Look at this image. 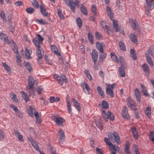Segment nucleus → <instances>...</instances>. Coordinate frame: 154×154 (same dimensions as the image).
Instances as JSON below:
<instances>
[{"label":"nucleus","mask_w":154,"mask_h":154,"mask_svg":"<svg viewBox=\"0 0 154 154\" xmlns=\"http://www.w3.org/2000/svg\"><path fill=\"white\" fill-rule=\"evenodd\" d=\"M119 46L121 50L126 51V48L124 43L122 42H120L119 43Z\"/></svg>","instance_id":"nucleus-46"},{"label":"nucleus","mask_w":154,"mask_h":154,"mask_svg":"<svg viewBox=\"0 0 154 154\" xmlns=\"http://www.w3.org/2000/svg\"><path fill=\"white\" fill-rule=\"evenodd\" d=\"M40 11L43 15L46 17L48 15V12L46 11V9L44 8L43 6L40 5Z\"/></svg>","instance_id":"nucleus-21"},{"label":"nucleus","mask_w":154,"mask_h":154,"mask_svg":"<svg viewBox=\"0 0 154 154\" xmlns=\"http://www.w3.org/2000/svg\"><path fill=\"white\" fill-rule=\"evenodd\" d=\"M142 67L146 75L147 76H148L149 75V68L148 65L145 63H144L142 65Z\"/></svg>","instance_id":"nucleus-18"},{"label":"nucleus","mask_w":154,"mask_h":154,"mask_svg":"<svg viewBox=\"0 0 154 154\" xmlns=\"http://www.w3.org/2000/svg\"><path fill=\"white\" fill-rule=\"evenodd\" d=\"M20 93L21 94L22 96L23 97L24 100L26 102H27L28 101H29L28 95H27L26 93L24 92L23 91H22Z\"/></svg>","instance_id":"nucleus-30"},{"label":"nucleus","mask_w":154,"mask_h":154,"mask_svg":"<svg viewBox=\"0 0 154 154\" xmlns=\"http://www.w3.org/2000/svg\"><path fill=\"white\" fill-rule=\"evenodd\" d=\"M16 115L19 118H22L23 117V116L22 114L20 112V111L18 109L16 112H15Z\"/></svg>","instance_id":"nucleus-64"},{"label":"nucleus","mask_w":154,"mask_h":154,"mask_svg":"<svg viewBox=\"0 0 154 154\" xmlns=\"http://www.w3.org/2000/svg\"><path fill=\"white\" fill-rule=\"evenodd\" d=\"M28 84L29 86L27 88V90H30V89L33 88L34 85V79L33 78L29 76L28 79Z\"/></svg>","instance_id":"nucleus-9"},{"label":"nucleus","mask_w":154,"mask_h":154,"mask_svg":"<svg viewBox=\"0 0 154 154\" xmlns=\"http://www.w3.org/2000/svg\"><path fill=\"white\" fill-rule=\"evenodd\" d=\"M95 122L96 126L100 130H102L103 129V126L100 119H95Z\"/></svg>","instance_id":"nucleus-19"},{"label":"nucleus","mask_w":154,"mask_h":154,"mask_svg":"<svg viewBox=\"0 0 154 154\" xmlns=\"http://www.w3.org/2000/svg\"><path fill=\"white\" fill-rule=\"evenodd\" d=\"M80 1L79 0H72V5H74V6H77L79 8L80 6Z\"/></svg>","instance_id":"nucleus-43"},{"label":"nucleus","mask_w":154,"mask_h":154,"mask_svg":"<svg viewBox=\"0 0 154 154\" xmlns=\"http://www.w3.org/2000/svg\"><path fill=\"white\" fill-rule=\"evenodd\" d=\"M101 54L99 55V61L100 62H102L103 61V60L106 58V53L103 52L100 53Z\"/></svg>","instance_id":"nucleus-27"},{"label":"nucleus","mask_w":154,"mask_h":154,"mask_svg":"<svg viewBox=\"0 0 154 154\" xmlns=\"http://www.w3.org/2000/svg\"><path fill=\"white\" fill-rule=\"evenodd\" d=\"M133 150L135 154H140L139 150L138 149L137 146L136 145L134 144L133 146Z\"/></svg>","instance_id":"nucleus-50"},{"label":"nucleus","mask_w":154,"mask_h":154,"mask_svg":"<svg viewBox=\"0 0 154 154\" xmlns=\"http://www.w3.org/2000/svg\"><path fill=\"white\" fill-rule=\"evenodd\" d=\"M34 114L36 120V122L39 124L40 123L41 118L40 117V115L38 112L37 111H35L34 112Z\"/></svg>","instance_id":"nucleus-35"},{"label":"nucleus","mask_w":154,"mask_h":154,"mask_svg":"<svg viewBox=\"0 0 154 154\" xmlns=\"http://www.w3.org/2000/svg\"><path fill=\"white\" fill-rule=\"evenodd\" d=\"M32 52V50L28 48H26V51L25 52V57L27 59H29L31 58L30 55Z\"/></svg>","instance_id":"nucleus-22"},{"label":"nucleus","mask_w":154,"mask_h":154,"mask_svg":"<svg viewBox=\"0 0 154 154\" xmlns=\"http://www.w3.org/2000/svg\"><path fill=\"white\" fill-rule=\"evenodd\" d=\"M134 94L137 100L140 102L141 100V96L140 91L138 88H136L135 90Z\"/></svg>","instance_id":"nucleus-14"},{"label":"nucleus","mask_w":154,"mask_h":154,"mask_svg":"<svg viewBox=\"0 0 154 154\" xmlns=\"http://www.w3.org/2000/svg\"><path fill=\"white\" fill-rule=\"evenodd\" d=\"M54 76L55 79L56 78L59 83L61 85H62L64 82L66 83L67 82V79L65 75H63L62 76H58L57 75L55 74Z\"/></svg>","instance_id":"nucleus-7"},{"label":"nucleus","mask_w":154,"mask_h":154,"mask_svg":"<svg viewBox=\"0 0 154 154\" xmlns=\"http://www.w3.org/2000/svg\"><path fill=\"white\" fill-rule=\"evenodd\" d=\"M119 61L122 66H126V63L122 57L120 56L119 57Z\"/></svg>","instance_id":"nucleus-56"},{"label":"nucleus","mask_w":154,"mask_h":154,"mask_svg":"<svg viewBox=\"0 0 154 154\" xmlns=\"http://www.w3.org/2000/svg\"><path fill=\"white\" fill-rule=\"evenodd\" d=\"M0 39L4 41L5 43H6L8 40V36L3 33H1L0 34Z\"/></svg>","instance_id":"nucleus-28"},{"label":"nucleus","mask_w":154,"mask_h":154,"mask_svg":"<svg viewBox=\"0 0 154 154\" xmlns=\"http://www.w3.org/2000/svg\"><path fill=\"white\" fill-rule=\"evenodd\" d=\"M95 36L96 38L98 39H100L102 38V36L100 34V33L97 31L95 32Z\"/></svg>","instance_id":"nucleus-61"},{"label":"nucleus","mask_w":154,"mask_h":154,"mask_svg":"<svg viewBox=\"0 0 154 154\" xmlns=\"http://www.w3.org/2000/svg\"><path fill=\"white\" fill-rule=\"evenodd\" d=\"M66 4L70 7L72 11L73 12H75V7L72 5V1L71 0H64Z\"/></svg>","instance_id":"nucleus-12"},{"label":"nucleus","mask_w":154,"mask_h":154,"mask_svg":"<svg viewBox=\"0 0 154 154\" xmlns=\"http://www.w3.org/2000/svg\"><path fill=\"white\" fill-rule=\"evenodd\" d=\"M6 43L7 44L10 45L11 47L12 48L16 47L17 46L15 43L12 40H11L10 41L8 40V41Z\"/></svg>","instance_id":"nucleus-38"},{"label":"nucleus","mask_w":154,"mask_h":154,"mask_svg":"<svg viewBox=\"0 0 154 154\" xmlns=\"http://www.w3.org/2000/svg\"><path fill=\"white\" fill-rule=\"evenodd\" d=\"M1 17L3 19L4 22H6V18L5 16V13L4 11H2L0 14Z\"/></svg>","instance_id":"nucleus-54"},{"label":"nucleus","mask_w":154,"mask_h":154,"mask_svg":"<svg viewBox=\"0 0 154 154\" xmlns=\"http://www.w3.org/2000/svg\"><path fill=\"white\" fill-rule=\"evenodd\" d=\"M107 113H108L109 119L113 121L114 119L113 114L110 111H108Z\"/></svg>","instance_id":"nucleus-59"},{"label":"nucleus","mask_w":154,"mask_h":154,"mask_svg":"<svg viewBox=\"0 0 154 154\" xmlns=\"http://www.w3.org/2000/svg\"><path fill=\"white\" fill-rule=\"evenodd\" d=\"M130 39L132 42L135 43L137 42V39L136 38V36L134 34L131 33L130 35Z\"/></svg>","instance_id":"nucleus-40"},{"label":"nucleus","mask_w":154,"mask_h":154,"mask_svg":"<svg viewBox=\"0 0 154 154\" xmlns=\"http://www.w3.org/2000/svg\"><path fill=\"white\" fill-rule=\"evenodd\" d=\"M3 66L4 68L9 73H11V69L10 66L8 65L5 63H3Z\"/></svg>","instance_id":"nucleus-32"},{"label":"nucleus","mask_w":154,"mask_h":154,"mask_svg":"<svg viewBox=\"0 0 154 154\" xmlns=\"http://www.w3.org/2000/svg\"><path fill=\"white\" fill-rule=\"evenodd\" d=\"M83 88L84 91L87 94H89V91H90V88L88 85L86 83H85L83 86Z\"/></svg>","instance_id":"nucleus-31"},{"label":"nucleus","mask_w":154,"mask_h":154,"mask_svg":"<svg viewBox=\"0 0 154 154\" xmlns=\"http://www.w3.org/2000/svg\"><path fill=\"white\" fill-rule=\"evenodd\" d=\"M11 97L14 101L16 102L17 101L18 99L16 97V95L14 93H12L11 95Z\"/></svg>","instance_id":"nucleus-63"},{"label":"nucleus","mask_w":154,"mask_h":154,"mask_svg":"<svg viewBox=\"0 0 154 154\" xmlns=\"http://www.w3.org/2000/svg\"><path fill=\"white\" fill-rule=\"evenodd\" d=\"M109 139L113 143L116 142L118 144L120 143V137L117 132H114L112 134H108Z\"/></svg>","instance_id":"nucleus-3"},{"label":"nucleus","mask_w":154,"mask_h":154,"mask_svg":"<svg viewBox=\"0 0 154 154\" xmlns=\"http://www.w3.org/2000/svg\"><path fill=\"white\" fill-rule=\"evenodd\" d=\"M54 121L57 125L62 127L63 126V123L65 122V120L60 117L56 118Z\"/></svg>","instance_id":"nucleus-11"},{"label":"nucleus","mask_w":154,"mask_h":154,"mask_svg":"<svg viewBox=\"0 0 154 154\" xmlns=\"http://www.w3.org/2000/svg\"><path fill=\"white\" fill-rule=\"evenodd\" d=\"M98 92L99 94L103 97L104 98L105 95L103 91L102 88L100 86H98L97 88Z\"/></svg>","instance_id":"nucleus-36"},{"label":"nucleus","mask_w":154,"mask_h":154,"mask_svg":"<svg viewBox=\"0 0 154 154\" xmlns=\"http://www.w3.org/2000/svg\"><path fill=\"white\" fill-rule=\"evenodd\" d=\"M106 93L110 95V96L111 97H113L114 96L113 91L111 88H109L108 87H106Z\"/></svg>","instance_id":"nucleus-23"},{"label":"nucleus","mask_w":154,"mask_h":154,"mask_svg":"<svg viewBox=\"0 0 154 154\" xmlns=\"http://www.w3.org/2000/svg\"><path fill=\"white\" fill-rule=\"evenodd\" d=\"M76 22L78 27L80 28L82 26V19L79 17L76 19Z\"/></svg>","instance_id":"nucleus-51"},{"label":"nucleus","mask_w":154,"mask_h":154,"mask_svg":"<svg viewBox=\"0 0 154 154\" xmlns=\"http://www.w3.org/2000/svg\"><path fill=\"white\" fill-rule=\"evenodd\" d=\"M100 25L101 27L104 29L105 31L107 32L108 34H110L112 33V31L109 29L106 23L105 22L102 21L100 23Z\"/></svg>","instance_id":"nucleus-8"},{"label":"nucleus","mask_w":154,"mask_h":154,"mask_svg":"<svg viewBox=\"0 0 154 154\" xmlns=\"http://www.w3.org/2000/svg\"><path fill=\"white\" fill-rule=\"evenodd\" d=\"M35 21L41 25H45L46 24H47L48 23L46 22L45 20H44L42 19H41L40 20H36Z\"/></svg>","instance_id":"nucleus-48"},{"label":"nucleus","mask_w":154,"mask_h":154,"mask_svg":"<svg viewBox=\"0 0 154 154\" xmlns=\"http://www.w3.org/2000/svg\"><path fill=\"white\" fill-rule=\"evenodd\" d=\"M148 63L151 66H153V64L151 58L150 57H149L148 58L146 59Z\"/></svg>","instance_id":"nucleus-62"},{"label":"nucleus","mask_w":154,"mask_h":154,"mask_svg":"<svg viewBox=\"0 0 154 154\" xmlns=\"http://www.w3.org/2000/svg\"><path fill=\"white\" fill-rule=\"evenodd\" d=\"M108 146H110V150L112 152L116 151H119L120 148L116 146L113 145L112 143L108 144Z\"/></svg>","instance_id":"nucleus-13"},{"label":"nucleus","mask_w":154,"mask_h":154,"mask_svg":"<svg viewBox=\"0 0 154 154\" xmlns=\"http://www.w3.org/2000/svg\"><path fill=\"white\" fill-rule=\"evenodd\" d=\"M116 5L118 6L119 9L122 10V3L119 2V0H116Z\"/></svg>","instance_id":"nucleus-58"},{"label":"nucleus","mask_w":154,"mask_h":154,"mask_svg":"<svg viewBox=\"0 0 154 154\" xmlns=\"http://www.w3.org/2000/svg\"><path fill=\"white\" fill-rule=\"evenodd\" d=\"M140 86L141 87V91L143 93V95L146 97L148 96V94L147 92V90L146 89V87L142 84H141Z\"/></svg>","instance_id":"nucleus-20"},{"label":"nucleus","mask_w":154,"mask_h":154,"mask_svg":"<svg viewBox=\"0 0 154 154\" xmlns=\"http://www.w3.org/2000/svg\"><path fill=\"white\" fill-rule=\"evenodd\" d=\"M88 38L91 44H93L94 43V38L92 35L91 33H88Z\"/></svg>","instance_id":"nucleus-41"},{"label":"nucleus","mask_w":154,"mask_h":154,"mask_svg":"<svg viewBox=\"0 0 154 154\" xmlns=\"http://www.w3.org/2000/svg\"><path fill=\"white\" fill-rule=\"evenodd\" d=\"M66 106L69 113H70L72 112V108L71 106V104L69 101H68L67 102Z\"/></svg>","instance_id":"nucleus-53"},{"label":"nucleus","mask_w":154,"mask_h":154,"mask_svg":"<svg viewBox=\"0 0 154 154\" xmlns=\"http://www.w3.org/2000/svg\"><path fill=\"white\" fill-rule=\"evenodd\" d=\"M58 15L61 19L63 20L65 19V17L62 14V11L60 9L58 10Z\"/></svg>","instance_id":"nucleus-55"},{"label":"nucleus","mask_w":154,"mask_h":154,"mask_svg":"<svg viewBox=\"0 0 154 154\" xmlns=\"http://www.w3.org/2000/svg\"><path fill=\"white\" fill-rule=\"evenodd\" d=\"M80 9L81 11L83 14L85 15H87L88 14V11L87 9L82 4H81Z\"/></svg>","instance_id":"nucleus-25"},{"label":"nucleus","mask_w":154,"mask_h":154,"mask_svg":"<svg viewBox=\"0 0 154 154\" xmlns=\"http://www.w3.org/2000/svg\"><path fill=\"white\" fill-rule=\"evenodd\" d=\"M37 36H38V38H34L32 40L33 42L36 46H38V45H39V46H41V45L42 44V41H43L44 38L40 35V34H37Z\"/></svg>","instance_id":"nucleus-5"},{"label":"nucleus","mask_w":154,"mask_h":154,"mask_svg":"<svg viewBox=\"0 0 154 154\" xmlns=\"http://www.w3.org/2000/svg\"><path fill=\"white\" fill-rule=\"evenodd\" d=\"M27 91L29 93L30 96L32 97V98H33L35 95V88L33 87L31 89H30V90H27Z\"/></svg>","instance_id":"nucleus-34"},{"label":"nucleus","mask_w":154,"mask_h":154,"mask_svg":"<svg viewBox=\"0 0 154 154\" xmlns=\"http://www.w3.org/2000/svg\"><path fill=\"white\" fill-rule=\"evenodd\" d=\"M102 117L105 121L107 122L109 120L108 113H107L105 110L103 111L102 112Z\"/></svg>","instance_id":"nucleus-29"},{"label":"nucleus","mask_w":154,"mask_h":154,"mask_svg":"<svg viewBox=\"0 0 154 154\" xmlns=\"http://www.w3.org/2000/svg\"><path fill=\"white\" fill-rule=\"evenodd\" d=\"M151 109L150 107L149 106L147 107L146 109L145 113L147 116L148 118H150L151 117Z\"/></svg>","instance_id":"nucleus-42"},{"label":"nucleus","mask_w":154,"mask_h":154,"mask_svg":"<svg viewBox=\"0 0 154 154\" xmlns=\"http://www.w3.org/2000/svg\"><path fill=\"white\" fill-rule=\"evenodd\" d=\"M41 46H39V45L36 46V55L38 57V60H39L42 59L44 54V50Z\"/></svg>","instance_id":"nucleus-4"},{"label":"nucleus","mask_w":154,"mask_h":154,"mask_svg":"<svg viewBox=\"0 0 154 154\" xmlns=\"http://www.w3.org/2000/svg\"><path fill=\"white\" fill-rule=\"evenodd\" d=\"M96 8L95 5H92L91 7V11L95 15H97V12L96 11Z\"/></svg>","instance_id":"nucleus-60"},{"label":"nucleus","mask_w":154,"mask_h":154,"mask_svg":"<svg viewBox=\"0 0 154 154\" xmlns=\"http://www.w3.org/2000/svg\"><path fill=\"white\" fill-rule=\"evenodd\" d=\"M72 101L75 107L78 110V111H80L81 110L80 103L78 102L74 98L72 99Z\"/></svg>","instance_id":"nucleus-16"},{"label":"nucleus","mask_w":154,"mask_h":154,"mask_svg":"<svg viewBox=\"0 0 154 154\" xmlns=\"http://www.w3.org/2000/svg\"><path fill=\"white\" fill-rule=\"evenodd\" d=\"M26 11L29 14H32L35 11L34 9L31 7L27 8L26 9Z\"/></svg>","instance_id":"nucleus-52"},{"label":"nucleus","mask_w":154,"mask_h":154,"mask_svg":"<svg viewBox=\"0 0 154 154\" xmlns=\"http://www.w3.org/2000/svg\"><path fill=\"white\" fill-rule=\"evenodd\" d=\"M146 2L147 6L149 8L150 10H152L154 8L153 5H152L153 2L151 0H146Z\"/></svg>","instance_id":"nucleus-24"},{"label":"nucleus","mask_w":154,"mask_h":154,"mask_svg":"<svg viewBox=\"0 0 154 154\" xmlns=\"http://www.w3.org/2000/svg\"><path fill=\"white\" fill-rule=\"evenodd\" d=\"M33 108L31 106L29 107V109H28V114L31 116H33L32 109Z\"/></svg>","instance_id":"nucleus-57"},{"label":"nucleus","mask_w":154,"mask_h":154,"mask_svg":"<svg viewBox=\"0 0 154 154\" xmlns=\"http://www.w3.org/2000/svg\"><path fill=\"white\" fill-rule=\"evenodd\" d=\"M126 68V66H121L119 69V72L121 77L125 76V70Z\"/></svg>","instance_id":"nucleus-15"},{"label":"nucleus","mask_w":154,"mask_h":154,"mask_svg":"<svg viewBox=\"0 0 154 154\" xmlns=\"http://www.w3.org/2000/svg\"><path fill=\"white\" fill-rule=\"evenodd\" d=\"M126 100L127 104L129 109L135 110L137 109V105L132 98L130 97H128Z\"/></svg>","instance_id":"nucleus-2"},{"label":"nucleus","mask_w":154,"mask_h":154,"mask_svg":"<svg viewBox=\"0 0 154 154\" xmlns=\"http://www.w3.org/2000/svg\"><path fill=\"white\" fill-rule=\"evenodd\" d=\"M106 12L109 17H110V19L113 20V27L116 32H118L119 30L118 25L117 21H116L113 19V14L112 12L111 9L109 6H107L106 8Z\"/></svg>","instance_id":"nucleus-1"},{"label":"nucleus","mask_w":154,"mask_h":154,"mask_svg":"<svg viewBox=\"0 0 154 154\" xmlns=\"http://www.w3.org/2000/svg\"><path fill=\"white\" fill-rule=\"evenodd\" d=\"M32 3V5L35 8H38L40 7L38 2L36 0H33Z\"/></svg>","instance_id":"nucleus-45"},{"label":"nucleus","mask_w":154,"mask_h":154,"mask_svg":"<svg viewBox=\"0 0 154 154\" xmlns=\"http://www.w3.org/2000/svg\"><path fill=\"white\" fill-rule=\"evenodd\" d=\"M58 137L59 142L60 143H63L65 140V134L64 132L61 129H60L59 130Z\"/></svg>","instance_id":"nucleus-6"},{"label":"nucleus","mask_w":154,"mask_h":154,"mask_svg":"<svg viewBox=\"0 0 154 154\" xmlns=\"http://www.w3.org/2000/svg\"><path fill=\"white\" fill-rule=\"evenodd\" d=\"M131 131L134 138L135 139H137L138 134L137 130L135 128H133L131 129Z\"/></svg>","instance_id":"nucleus-26"},{"label":"nucleus","mask_w":154,"mask_h":154,"mask_svg":"<svg viewBox=\"0 0 154 154\" xmlns=\"http://www.w3.org/2000/svg\"><path fill=\"white\" fill-rule=\"evenodd\" d=\"M102 107L105 109H107L109 107V104L105 100H103L101 103Z\"/></svg>","instance_id":"nucleus-44"},{"label":"nucleus","mask_w":154,"mask_h":154,"mask_svg":"<svg viewBox=\"0 0 154 154\" xmlns=\"http://www.w3.org/2000/svg\"><path fill=\"white\" fill-rule=\"evenodd\" d=\"M96 44L97 49L100 53L104 52L103 46L101 43L98 42L96 43Z\"/></svg>","instance_id":"nucleus-17"},{"label":"nucleus","mask_w":154,"mask_h":154,"mask_svg":"<svg viewBox=\"0 0 154 154\" xmlns=\"http://www.w3.org/2000/svg\"><path fill=\"white\" fill-rule=\"evenodd\" d=\"M110 55L112 59L114 62L117 63L119 62V60L118 59L117 57L114 53H111Z\"/></svg>","instance_id":"nucleus-33"},{"label":"nucleus","mask_w":154,"mask_h":154,"mask_svg":"<svg viewBox=\"0 0 154 154\" xmlns=\"http://www.w3.org/2000/svg\"><path fill=\"white\" fill-rule=\"evenodd\" d=\"M28 140H29V142L31 143L32 145L33 146H34V145H35L38 144V143L36 142L33 139H32L31 137H28Z\"/></svg>","instance_id":"nucleus-49"},{"label":"nucleus","mask_w":154,"mask_h":154,"mask_svg":"<svg viewBox=\"0 0 154 154\" xmlns=\"http://www.w3.org/2000/svg\"><path fill=\"white\" fill-rule=\"evenodd\" d=\"M131 56L134 60L137 59V55L134 50L131 49L130 50Z\"/></svg>","instance_id":"nucleus-39"},{"label":"nucleus","mask_w":154,"mask_h":154,"mask_svg":"<svg viewBox=\"0 0 154 154\" xmlns=\"http://www.w3.org/2000/svg\"><path fill=\"white\" fill-rule=\"evenodd\" d=\"M92 58L94 63V64L96 63L98 57V52L95 49H93L91 53Z\"/></svg>","instance_id":"nucleus-10"},{"label":"nucleus","mask_w":154,"mask_h":154,"mask_svg":"<svg viewBox=\"0 0 154 154\" xmlns=\"http://www.w3.org/2000/svg\"><path fill=\"white\" fill-rule=\"evenodd\" d=\"M25 66L26 68L29 72L32 70V66L29 63H27L25 64Z\"/></svg>","instance_id":"nucleus-47"},{"label":"nucleus","mask_w":154,"mask_h":154,"mask_svg":"<svg viewBox=\"0 0 154 154\" xmlns=\"http://www.w3.org/2000/svg\"><path fill=\"white\" fill-rule=\"evenodd\" d=\"M129 143H126L125 145L124 150L125 152L127 154H130L131 153L130 150L129 149Z\"/></svg>","instance_id":"nucleus-37"}]
</instances>
